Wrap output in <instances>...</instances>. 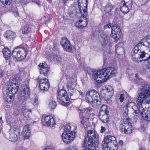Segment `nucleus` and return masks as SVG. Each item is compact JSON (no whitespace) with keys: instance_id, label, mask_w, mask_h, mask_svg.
Wrapping results in <instances>:
<instances>
[{"instance_id":"6e6552de","label":"nucleus","mask_w":150,"mask_h":150,"mask_svg":"<svg viewBox=\"0 0 150 150\" xmlns=\"http://www.w3.org/2000/svg\"><path fill=\"white\" fill-rule=\"evenodd\" d=\"M64 131L62 135L63 142L66 144H69L71 142L75 137V133L74 131H71V126L69 124L67 123L64 126Z\"/></svg>"},{"instance_id":"c85d7f7f","label":"nucleus","mask_w":150,"mask_h":150,"mask_svg":"<svg viewBox=\"0 0 150 150\" xmlns=\"http://www.w3.org/2000/svg\"><path fill=\"white\" fill-rule=\"evenodd\" d=\"M109 110L110 108L108 105L103 104L99 110V112L108 114L109 113Z\"/></svg>"},{"instance_id":"f704fd0d","label":"nucleus","mask_w":150,"mask_h":150,"mask_svg":"<svg viewBox=\"0 0 150 150\" xmlns=\"http://www.w3.org/2000/svg\"><path fill=\"white\" fill-rule=\"evenodd\" d=\"M139 44H137L133 49L132 51L134 54V55H135L138 53L141 52V50L139 48Z\"/></svg>"},{"instance_id":"7ed1b4c3","label":"nucleus","mask_w":150,"mask_h":150,"mask_svg":"<svg viewBox=\"0 0 150 150\" xmlns=\"http://www.w3.org/2000/svg\"><path fill=\"white\" fill-rule=\"evenodd\" d=\"M88 0H78V8H74L72 11L68 12L70 17H82L85 18V24L83 25L78 24L76 26L78 28L85 27L88 24V21L86 18L88 12L87 11V3Z\"/></svg>"},{"instance_id":"5701e85b","label":"nucleus","mask_w":150,"mask_h":150,"mask_svg":"<svg viewBox=\"0 0 150 150\" xmlns=\"http://www.w3.org/2000/svg\"><path fill=\"white\" fill-rule=\"evenodd\" d=\"M4 37L8 40H13L16 37L15 32L10 30H7L4 35Z\"/></svg>"},{"instance_id":"4468645a","label":"nucleus","mask_w":150,"mask_h":150,"mask_svg":"<svg viewBox=\"0 0 150 150\" xmlns=\"http://www.w3.org/2000/svg\"><path fill=\"white\" fill-rule=\"evenodd\" d=\"M145 110L142 105H139L137 110H134L133 113L134 119H137L140 114L144 119L146 115Z\"/></svg>"},{"instance_id":"e2e57ef3","label":"nucleus","mask_w":150,"mask_h":150,"mask_svg":"<svg viewBox=\"0 0 150 150\" xmlns=\"http://www.w3.org/2000/svg\"><path fill=\"white\" fill-rule=\"evenodd\" d=\"M143 43H144V42H143V41L142 40H141L139 42V43H138V44H141V45H144V44Z\"/></svg>"},{"instance_id":"864d4df0","label":"nucleus","mask_w":150,"mask_h":150,"mask_svg":"<svg viewBox=\"0 0 150 150\" xmlns=\"http://www.w3.org/2000/svg\"><path fill=\"white\" fill-rule=\"evenodd\" d=\"M146 42L148 44V45H147V47L149 48H150V39H148Z\"/></svg>"},{"instance_id":"a18cd8bd","label":"nucleus","mask_w":150,"mask_h":150,"mask_svg":"<svg viewBox=\"0 0 150 150\" xmlns=\"http://www.w3.org/2000/svg\"><path fill=\"white\" fill-rule=\"evenodd\" d=\"M43 150H55V149L52 146H46Z\"/></svg>"},{"instance_id":"c756f323","label":"nucleus","mask_w":150,"mask_h":150,"mask_svg":"<svg viewBox=\"0 0 150 150\" xmlns=\"http://www.w3.org/2000/svg\"><path fill=\"white\" fill-rule=\"evenodd\" d=\"M127 100L128 101V103H127L126 105L125 106V112L126 114H127V112L128 111V108L132 107L134 104V103L132 102V100H131L130 99V97L129 96H127Z\"/></svg>"},{"instance_id":"0e129e2a","label":"nucleus","mask_w":150,"mask_h":150,"mask_svg":"<svg viewBox=\"0 0 150 150\" xmlns=\"http://www.w3.org/2000/svg\"><path fill=\"white\" fill-rule=\"evenodd\" d=\"M23 148L22 147H19L18 148V150H23Z\"/></svg>"},{"instance_id":"ea45409f","label":"nucleus","mask_w":150,"mask_h":150,"mask_svg":"<svg viewBox=\"0 0 150 150\" xmlns=\"http://www.w3.org/2000/svg\"><path fill=\"white\" fill-rule=\"evenodd\" d=\"M115 51L116 53L118 54H120V52L119 51V50H121L122 51L123 50V49L122 48L120 47H119L118 45H116L115 46Z\"/></svg>"},{"instance_id":"8fccbe9b","label":"nucleus","mask_w":150,"mask_h":150,"mask_svg":"<svg viewBox=\"0 0 150 150\" xmlns=\"http://www.w3.org/2000/svg\"><path fill=\"white\" fill-rule=\"evenodd\" d=\"M111 23H109L106 25H104V29H106L107 28H110L111 27Z\"/></svg>"},{"instance_id":"3c124183","label":"nucleus","mask_w":150,"mask_h":150,"mask_svg":"<svg viewBox=\"0 0 150 150\" xmlns=\"http://www.w3.org/2000/svg\"><path fill=\"white\" fill-rule=\"evenodd\" d=\"M139 58H135V57L134 58V57H132V59L135 62H141L142 61V60H140L139 61L138 60Z\"/></svg>"},{"instance_id":"aec40b11","label":"nucleus","mask_w":150,"mask_h":150,"mask_svg":"<svg viewBox=\"0 0 150 150\" xmlns=\"http://www.w3.org/2000/svg\"><path fill=\"white\" fill-rule=\"evenodd\" d=\"M98 117L99 119L103 123H108L109 121L110 117L109 113L107 114L99 112Z\"/></svg>"},{"instance_id":"a878e982","label":"nucleus","mask_w":150,"mask_h":150,"mask_svg":"<svg viewBox=\"0 0 150 150\" xmlns=\"http://www.w3.org/2000/svg\"><path fill=\"white\" fill-rule=\"evenodd\" d=\"M92 93L93 94L92 96L93 99V102L96 101L97 103L100 98V96L99 93L96 90L94 89H91Z\"/></svg>"},{"instance_id":"79ce46f5","label":"nucleus","mask_w":150,"mask_h":150,"mask_svg":"<svg viewBox=\"0 0 150 150\" xmlns=\"http://www.w3.org/2000/svg\"><path fill=\"white\" fill-rule=\"evenodd\" d=\"M103 66H106L108 64V60L106 58V56L105 55H103Z\"/></svg>"},{"instance_id":"4c0bfd02","label":"nucleus","mask_w":150,"mask_h":150,"mask_svg":"<svg viewBox=\"0 0 150 150\" xmlns=\"http://www.w3.org/2000/svg\"><path fill=\"white\" fill-rule=\"evenodd\" d=\"M0 1L4 6L7 5H10L11 3V0H0Z\"/></svg>"},{"instance_id":"49530a36","label":"nucleus","mask_w":150,"mask_h":150,"mask_svg":"<svg viewBox=\"0 0 150 150\" xmlns=\"http://www.w3.org/2000/svg\"><path fill=\"white\" fill-rule=\"evenodd\" d=\"M104 42L105 44H107L109 42L110 40L109 37L107 36H106L104 38Z\"/></svg>"},{"instance_id":"bf43d9fd","label":"nucleus","mask_w":150,"mask_h":150,"mask_svg":"<svg viewBox=\"0 0 150 150\" xmlns=\"http://www.w3.org/2000/svg\"><path fill=\"white\" fill-rule=\"evenodd\" d=\"M51 19V18L50 17H48V19L47 18L46 20H45V22L46 23H47L50 21Z\"/></svg>"},{"instance_id":"13d9d810","label":"nucleus","mask_w":150,"mask_h":150,"mask_svg":"<svg viewBox=\"0 0 150 150\" xmlns=\"http://www.w3.org/2000/svg\"><path fill=\"white\" fill-rule=\"evenodd\" d=\"M79 92L80 95L81 96V97H84V95L83 93L81 91H79Z\"/></svg>"},{"instance_id":"bb28decb","label":"nucleus","mask_w":150,"mask_h":150,"mask_svg":"<svg viewBox=\"0 0 150 150\" xmlns=\"http://www.w3.org/2000/svg\"><path fill=\"white\" fill-rule=\"evenodd\" d=\"M2 52L4 58L8 60L11 58V51L9 49L5 48L4 49H3Z\"/></svg>"},{"instance_id":"0eeeda50","label":"nucleus","mask_w":150,"mask_h":150,"mask_svg":"<svg viewBox=\"0 0 150 150\" xmlns=\"http://www.w3.org/2000/svg\"><path fill=\"white\" fill-rule=\"evenodd\" d=\"M92 111V109L90 108H85L83 110L79 109L78 110L79 118L81 120L80 126L84 127L85 130L88 127V122L90 117L89 113Z\"/></svg>"},{"instance_id":"e433bc0d","label":"nucleus","mask_w":150,"mask_h":150,"mask_svg":"<svg viewBox=\"0 0 150 150\" xmlns=\"http://www.w3.org/2000/svg\"><path fill=\"white\" fill-rule=\"evenodd\" d=\"M57 104L56 103L55 101H52L49 103V107L51 110H54L56 107Z\"/></svg>"},{"instance_id":"f257e3e1","label":"nucleus","mask_w":150,"mask_h":150,"mask_svg":"<svg viewBox=\"0 0 150 150\" xmlns=\"http://www.w3.org/2000/svg\"><path fill=\"white\" fill-rule=\"evenodd\" d=\"M117 69L115 67H110L103 69L101 70L93 71L92 69L87 70L88 74L91 75L94 81L98 83L106 81L109 78L116 76Z\"/></svg>"},{"instance_id":"a19ab883","label":"nucleus","mask_w":150,"mask_h":150,"mask_svg":"<svg viewBox=\"0 0 150 150\" xmlns=\"http://www.w3.org/2000/svg\"><path fill=\"white\" fill-rule=\"evenodd\" d=\"M54 59L55 61L57 62H60L62 61V58L59 55H54Z\"/></svg>"},{"instance_id":"9d476101","label":"nucleus","mask_w":150,"mask_h":150,"mask_svg":"<svg viewBox=\"0 0 150 150\" xmlns=\"http://www.w3.org/2000/svg\"><path fill=\"white\" fill-rule=\"evenodd\" d=\"M132 120L129 118H126L124 124H120L119 128L122 133L126 134H131L132 132V126L131 122Z\"/></svg>"},{"instance_id":"a211bd4d","label":"nucleus","mask_w":150,"mask_h":150,"mask_svg":"<svg viewBox=\"0 0 150 150\" xmlns=\"http://www.w3.org/2000/svg\"><path fill=\"white\" fill-rule=\"evenodd\" d=\"M132 2L129 4L127 2H126L125 1H122L121 3V6L120 8V11L123 13H126L129 12L130 9L132 6Z\"/></svg>"},{"instance_id":"2eb2a0df","label":"nucleus","mask_w":150,"mask_h":150,"mask_svg":"<svg viewBox=\"0 0 150 150\" xmlns=\"http://www.w3.org/2000/svg\"><path fill=\"white\" fill-rule=\"evenodd\" d=\"M60 43L63 48L67 51L70 52L71 50V45L70 42L67 38H63L61 40Z\"/></svg>"},{"instance_id":"338daca9","label":"nucleus","mask_w":150,"mask_h":150,"mask_svg":"<svg viewBox=\"0 0 150 150\" xmlns=\"http://www.w3.org/2000/svg\"><path fill=\"white\" fill-rule=\"evenodd\" d=\"M76 57L77 58V59H80V57L79 54L76 55Z\"/></svg>"},{"instance_id":"69168bd1","label":"nucleus","mask_w":150,"mask_h":150,"mask_svg":"<svg viewBox=\"0 0 150 150\" xmlns=\"http://www.w3.org/2000/svg\"><path fill=\"white\" fill-rule=\"evenodd\" d=\"M68 0H62L63 3L64 4H65L67 3V1Z\"/></svg>"},{"instance_id":"4be33fe9","label":"nucleus","mask_w":150,"mask_h":150,"mask_svg":"<svg viewBox=\"0 0 150 150\" xmlns=\"http://www.w3.org/2000/svg\"><path fill=\"white\" fill-rule=\"evenodd\" d=\"M30 132L29 125H25L23 130V134L24 136L25 139H27L29 138L30 136Z\"/></svg>"},{"instance_id":"473e14b6","label":"nucleus","mask_w":150,"mask_h":150,"mask_svg":"<svg viewBox=\"0 0 150 150\" xmlns=\"http://www.w3.org/2000/svg\"><path fill=\"white\" fill-rule=\"evenodd\" d=\"M31 30V28L30 25L27 24L25 25L22 30V33L23 34H25L29 33Z\"/></svg>"},{"instance_id":"09e8293b","label":"nucleus","mask_w":150,"mask_h":150,"mask_svg":"<svg viewBox=\"0 0 150 150\" xmlns=\"http://www.w3.org/2000/svg\"><path fill=\"white\" fill-rule=\"evenodd\" d=\"M33 2L35 3L39 6L41 5L40 0H32Z\"/></svg>"},{"instance_id":"de8ad7c7","label":"nucleus","mask_w":150,"mask_h":150,"mask_svg":"<svg viewBox=\"0 0 150 150\" xmlns=\"http://www.w3.org/2000/svg\"><path fill=\"white\" fill-rule=\"evenodd\" d=\"M124 96V95L123 94H122L120 95L119 99L120 100V101L121 102L123 101V100H124L125 98Z\"/></svg>"},{"instance_id":"f8f14e48","label":"nucleus","mask_w":150,"mask_h":150,"mask_svg":"<svg viewBox=\"0 0 150 150\" xmlns=\"http://www.w3.org/2000/svg\"><path fill=\"white\" fill-rule=\"evenodd\" d=\"M20 130L18 128L11 129L9 140L11 141L15 142L17 141L19 137Z\"/></svg>"},{"instance_id":"1a4fd4ad","label":"nucleus","mask_w":150,"mask_h":150,"mask_svg":"<svg viewBox=\"0 0 150 150\" xmlns=\"http://www.w3.org/2000/svg\"><path fill=\"white\" fill-rule=\"evenodd\" d=\"M30 91L28 85L23 84L18 97V100L20 102L23 103L30 98Z\"/></svg>"},{"instance_id":"2f4dec72","label":"nucleus","mask_w":150,"mask_h":150,"mask_svg":"<svg viewBox=\"0 0 150 150\" xmlns=\"http://www.w3.org/2000/svg\"><path fill=\"white\" fill-rule=\"evenodd\" d=\"M7 96L4 98V100L8 103H11L14 100V97L10 94H6Z\"/></svg>"},{"instance_id":"4d7b16f0","label":"nucleus","mask_w":150,"mask_h":150,"mask_svg":"<svg viewBox=\"0 0 150 150\" xmlns=\"http://www.w3.org/2000/svg\"><path fill=\"white\" fill-rule=\"evenodd\" d=\"M4 75L3 71L0 68V77H2Z\"/></svg>"},{"instance_id":"f3484780","label":"nucleus","mask_w":150,"mask_h":150,"mask_svg":"<svg viewBox=\"0 0 150 150\" xmlns=\"http://www.w3.org/2000/svg\"><path fill=\"white\" fill-rule=\"evenodd\" d=\"M38 66L40 68V74H43L44 76H47V75L50 73L49 68L48 67L47 64L44 63H40Z\"/></svg>"},{"instance_id":"774afa93","label":"nucleus","mask_w":150,"mask_h":150,"mask_svg":"<svg viewBox=\"0 0 150 150\" xmlns=\"http://www.w3.org/2000/svg\"><path fill=\"white\" fill-rule=\"evenodd\" d=\"M83 21L81 19H80L79 21V22L80 23H81Z\"/></svg>"},{"instance_id":"72a5a7b5","label":"nucleus","mask_w":150,"mask_h":150,"mask_svg":"<svg viewBox=\"0 0 150 150\" xmlns=\"http://www.w3.org/2000/svg\"><path fill=\"white\" fill-rule=\"evenodd\" d=\"M57 97L59 96H68L67 92L63 88L59 90V91H57Z\"/></svg>"},{"instance_id":"cd10ccee","label":"nucleus","mask_w":150,"mask_h":150,"mask_svg":"<svg viewBox=\"0 0 150 150\" xmlns=\"http://www.w3.org/2000/svg\"><path fill=\"white\" fill-rule=\"evenodd\" d=\"M73 85L70 84H67V85L68 93V94L70 96V98L71 100H73V99L71 98V96L73 95V93L76 91V89L73 87Z\"/></svg>"},{"instance_id":"6ab92c4d","label":"nucleus","mask_w":150,"mask_h":150,"mask_svg":"<svg viewBox=\"0 0 150 150\" xmlns=\"http://www.w3.org/2000/svg\"><path fill=\"white\" fill-rule=\"evenodd\" d=\"M16 77H15L16 79L10 81L9 84L6 87H11L12 88H16L17 89H18L19 84L18 83V82L16 80L17 79L18 80H19L21 78V76L20 74H17L16 75Z\"/></svg>"},{"instance_id":"7c9ffc66","label":"nucleus","mask_w":150,"mask_h":150,"mask_svg":"<svg viewBox=\"0 0 150 150\" xmlns=\"http://www.w3.org/2000/svg\"><path fill=\"white\" fill-rule=\"evenodd\" d=\"M113 8V6L111 4L108 3L106 4L105 7L104 11H105V13H108L109 14H111L112 13V10Z\"/></svg>"},{"instance_id":"dca6fc26","label":"nucleus","mask_w":150,"mask_h":150,"mask_svg":"<svg viewBox=\"0 0 150 150\" xmlns=\"http://www.w3.org/2000/svg\"><path fill=\"white\" fill-rule=\"evenodd\" d=\"M39 86L42 91L43 92L47 91L50 87V83L48 79L45 78L40 79V81Z\"/></svg>"},{"instance_id":"393cba45","label":"nucleus","mask_w":150,"mask_h":150,"mask_svg":"<svg viewBox=\"0 0 150 150\" xmlns=\"http://www.w3.org/2000/svg\"><path fill=\"white\" fill-rule=\"evenodd\" d=\"M18 89L16 88H12L10 87H6V94H10L15 97V95L17 92Z\"/></svg>"},{"instance_id":"680f3d73","label":"nucleus","mask_w":150,"mask_h":150,"mask_svg":"<svg viewBox=\"0 0 150 150\" xmlns=\"http://www.w3.org/2000/svg\"><path fill=\"white\" fill-rule=\"evenodd\" d=\"M109 46H110V47H109V49L110 50L109 51L108 53L109 54H111L112 52H111V44H110Z\"/></svg>"},{"instance_id":"ddd939ff","label":"nucleus","mask_w":150,"mask_h":150,"mask_svg":"<svg viewBox=\"0 0 150 150\" xmlns=\"http://www.w3.org/2000/svg\"><path fill=\"white\" fill-rule=\"evenodd\" d=\"M68 96L57 97L58 102L61 105L65 107L68 106L70 104V99Z\"/></svg>"},{"instance_id":"423d86ee","label":"nucleus","mask_w":150,"mask_h":150,"mask_svg":"<svg viewBox=\"0 0 150 150\" xmlns=\"http://www.w3.org/2000/svg\"><path fill=\"white\" fill-rule=\"evenodd\" d=\"M141 90V92L137 100V103L141 104L143 103H150V85L145 84Z\"/></svg>"},{"instance_id":"5fc2aeb1","label":"nucleus","mask_w":150,"mask_h":150,"mask_svg":"<svg viewBox=\"0 0 150 150\" xmlns=\"http://www.w3.org/2000/svg\"><path fill=\"white\" fill-rule=\"evenodd\" d=\"M105 128L103 127H101V129L100 131V132L101 133H103L105 132Z\"/></svg>"},{"instance_id":"b1692460","label":"nucleus","mask_w":150,"mask_h":150,"mask_svg":"<svg viewBox=\"0 0 150 150\" xmlns=\"http://www.w3.org/2000/svg\"><path fill=\"white\" fill-rule=\"evenodd\" d=\"M92 95L91 90H89L87 91L85 95V99L87 102L90 103H93Z\"/></svg>"},{"instance_id":"c9c22d12","label":"nucleus","mask_w":150,"mask_h":150,"mask_svg":"<svg viewBox=\"0 0 150 150\" xmlns=\"http://www.w3.org/2000/svg\"><path fill=\"white\" fill-rule=\"evenodd\" d=\"M65 76L66 77L67 79V84L71 85H73V83L72 82L73 79L68 74H65Z\"/></svg>"},{"instance_id":"20e7f679","label":"nucleus","mask_w":150,"mask_h":150,"mask_svg":"<svg viewBox=\"0 0 150 150\" xmlns=\"http://www.w3.org/2000/svg\"><path fill=\"white\" fill-rule=\"evenodd\" d=\"M26 45L22 43L15 47L12 52V56L18 61L25 59L28 52L26 50Z\"/></svg>"},{"instance_id":"9b49d317","label":"nucleus","mask_w":150,"mask_h":150,"mask_svg":"<svg viewBox=\"0 0 150 150\" xmlns=\"http://www.w3.org/2000/svg\"><path fill=\"white\" fill-rule=\"evenodd\" d=\"M111 26V36L117 40L121 37L122 32L120 27L117 23H112Z\"/></svg>"},{"instance_id":"6e6d98bb","label":"nucleus","mask_w":150,"mask_h":150,"mask_svg":"<svg viewBox=\"0 0 150 150\" xmlns=\"http://www.w3.org/2000/svg\"><path fill=\"white\" fill-rule=\"evenodd\" d=\"M34 103L35 104L37 105L38 103V99L37 97H36L34 99Z\"/></svg>"},{"instance_id":"37998d69","label":"nucleus","mask_w":150,"mask_h":150,"mask_svg":"<svg viewBox=\"0 0 150 150\" xmlns=\"http://www.w3.org/2000/svg\"><path fill=\"white\" fill-rule=\"evenodd\" d=\"M108 95L106 94H105L104 93H100V97H101L102 98H103L104 100H105L107 101L108 100H109V98H108L107 97Z\"/></svg>"},{"instance_id":"052dcab7","label":"nucleus","mask_w":150,"mask_h":150,"mask_svg":"<svg viewBox=\"0 0 150 150\" xmlns=\"http://www.w3.org/2000/svg\"><path fill=\"white\" fill-rule=\"evenodd\" d=\"M119 145L121 146H122L123 144V141L121 140H120L119 142Z\"/></svg>"},{"instance_id":"58836bf2","label":"nucleus","mask_w":150,"mask_h":150,"mask_svg":"<svg viewBox=\"0 0 150 150\" xmlns=\"http://www.w3.org/2000/svg\"><path fill=\"white\" fill-rule=\"evenodd\" d=\"M107 91L108 93L110 92L111 93L110 96H112L113 94V90L111 86H108L106 88Z\"/></svg>"},{"instance_id":"c03bdc74","label":"nucleus","mask_w":150,"mask_h":150,"mask_svg":"<svg viewBox=\"0 0 150 150\" xmlns=\"http://www.w3.org/2000/svg\"><path fill=\"white\" fill-rule=\"evenodd\" d=\"M146 53L144 51H142V52L141 51V52H139V57L141 58L142 59L145 56Z\"/></svg>"},{"instance_id":"f03ea898","label":"nucleus","mask_w":150,"mask_h":150,"mask_svg":"<svg viewBox=\"0 0 150 150\" xmlns=\"http://www.w3.org/2000/svg\"><path fill=\"white\" fill-rule=\"evenodd\" d=\"M99 137L97 132L92 130L88 131L83 144V150H96L99 144ZM66 150H79L77 146H71Z\"/></svg>"},{"instance_id":"412c9836","label":"nucleus","mask_w":150,"mask_h":150,"mask_svg":"<svg viewBox=\"0 0 150 150\" xmlns=\"http://www.w3.org/2000/svg\"><path fill=\"white\" fill-rule=\"evenodd\" d=\"M44 121L47 126L52 127L55 124V121L53 117L47 115L44 118Z\"/></svg>"},{"instance_id":"39448f33","label":"nucleus","mask_w":150,"mask_h":150,"mask_svg":"<svg viewBox=\"0 0 150 150\" xmlns=\"http://www.w3.org/2000/svg\"><path fill=\"white\" fill-rule=\"evenodd\" d=\"M115 138L110 135L105 137L102 143L103 150H117V143Z\"/></svg>"},{"instance_id":"603ef678","label":"nucleus","mask_w":150,"mask_h":150,"mask_svg":"<svg viewBox=\"0 0 150 150\" xmlns=\"http://www.w3.org/2000/svg\"><path fill=\"white\" fill-rule=\"evenodd\" d=\"M149 60L150 61V54L147 59H145L144 60V61L145 62L146 61H147V65H149V64H150V62H149Z\"/></svg>"}]
</instances>
